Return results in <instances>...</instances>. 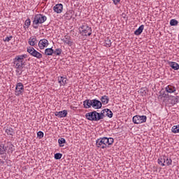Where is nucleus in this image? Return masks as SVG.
<instances>
[{
	"label": "nucleus",
	"instance_id": "obj_7",
	"mask_svg": "<svg viewBox=\"0 0 179 179\" xmlns=\"http://www.w3.org/2000/svg\"><path fill=\"white\" fill-rule=\"evenodd\" d=\"M97 111L94 110L85 114V118L89 121H99V117L97 116Z\"/></svg>",
	"mask_w": 179,
	"mask_h": 179
},
{
	"label": "nucleus",
	"instance_id": "obj_24",
	"mask_svg": "<svg viewBox=\"0 0 179 179\" xmlns=\"http://www.w3.org/2000/svg\"><path fill=\"white\" fill-rule=\"evenodd\" d=\"M101 101L102 104H108V102L110 101V99L106 95H104L101 96Z\"/></svg>",
	"mask_w": 179,
	"mask_h": 179
},
{
	"label": "nucleus",
	"instance_id": "obj_9",
	"mask_svg": "<svg viewBox=\"0 0 179 179\" xmlns=\"http://www.w3.org/2000/svg\"><path fill=\"white\" fill-rule=\"evenodd\" d=\"M103 107V103L101 101L97 99H92V108H95V110H100Z\"/></svg>",
	"mask_w": 179,
	"mask_h": 179
},
{
	"label": "nucleus",
	"instance_id": "obj_19",
	"mask_svg": "<svg viewBox=\"0 0 179 179\" xmlns=\"http://www.w3.org/2000/svg\"><path fill=\"white\" fill-rule=\"evenodd\" d=\"M145 29V25L142 24L135 31L134 34L135 36H141L142 34V32L143 31V29Z\"/></svg>",
	"mask_w": 179,
	"mask_h": 179
},
{
	"label": "nucleus",
	"instance_id": "obj_16",
	"mask_svg": "<svg viewBox=\"0 0 179 179\" xmlns=\"http://www.w3.org/2000/svg\"><path fill=\"white\" fill-rule=\"evenodd\" d=\"M62 9H64V6L62 3L56 4L53 7V10L56 12V13H61L62 12Z\"/></svg>",
	"mask_w": 179,
	"mask_h": 179
},
{
	"label": "nucleus",
	"instance_id": "obj_25",
	"mask_svg": "<svg viewBox=\"0 0 179 179\" xmlns=\"http://www.w3.org/2000/svg\"><path fill=\"white\" fill-rule=\"evenodd\" d=\"M52 54H54V49H52V48H46L45 50V55H52Z\"/></svg>",
	"mask_w": 179,
	"mask_h": 179
},
{
	"label": "nucleus",
	"instance_id": "obj_32",
	"mask_svg": "<svg viewBox=\"0 0 179 179\" xmlns=\"http://www.w3.org/2000/svg\"><path fill=\"white\" fill-rule=\"evenodd\" d=\"M105 45L106 47H110L111 45V40L110 38H107L105 40Z\"/></svg>",
	"mask_w": 179,
	"mask_h": 179
},
{
	"label": "nucleus",
	"instance_id": "obj_20",
	"mask_svg": "<svg viewBox=\"0 0 179 179\" xmlns=\"http://www.w3.org/2000/svg\"><path fill=\"white\" fill-rule=\"evenodd\" d=\"M6 149H8V153H13L15 151V146L10 142L7 143Z\"/></svg>",
	"mask_w": 179,
	"mask_h": 179
},
{
	"label": "nucleus",
	"instance_id": "obj_18",
	"mask_svg": "<svg viewBox=\"0 0 179 179\" xmlns=\"http://www.w3.org/2000/svg\"><path fill=\"white\" fill-rule=\"evenodd\" d=\"M58 82L60 86H65L68 82V79L65 77L61 76L58 78Z\"/></svg>",
	"mask_w": 179,
	"mask_h": 179
},
{
	"label": "nucleus",
	"instance_id": "obj_22",
	"mask_svg": "<svg viewBox=\"0 0 179 179\" xmlns=\"http://www.w3.org/2000/svg\"><path fill=\"white\" fill-rule=\"evenodd\" d=\"M166 92H167L168 93H174V92H176V87L172 86V85H168L166 88H165Z\"/></svg>",
	"mask_w": 179,
	"mask_h": 179
},
{
	"label": "nucleus",
	"instance_id": "obj_23",
	"mask_svg": "<svg viewBox=\"0 0 179 179\" xmlns=\"http://www.w3.org/2000/svg\"><path fill=\"white\" fill-rule=\"evenodd\" d=\"M6 146L5 144L0 143V155H5L6 153Z\"/></svg>",
	"mask_w": 179,
	"mask_h": 179
},
{
	"label": "nucleus",
	"instance_id": "obj_35",
	"mask_svg": "<svg viewBox=\"0 0 179 179\" xmlns=\"http://www.w3.org/2000/svg\"><path fill=\"white\" fill-rule=\"evenodd\" d=\"M37 136H38V138H39V139H41V138L44 137V133L43 131H40L37 133Z\"/></svg>",
	"mask_w": 179,
	"mask_h": 179
},
{
	"label": "nucleus",
	"instance_id": "obj_13",
	"mask_svg": "<svg viewBox=\"0 0 179 179\" xmlns=\"http://www.w3.org/2000/svg\"><path fill=\"white\" fill-rule=\"evenodd\" d=\"M55 115L56 117H58L59 118H64L65 117H66V115H68V110H64L59 112H55Z\"/></svg>",
	"mask_w": 179,
	"mask_h": 179
},
{
	"label": "nucleus",
	"instance_id": "obj_14",
	"mask_svg": "<svg viewBox=\"0 0 179 179\" xmlns=\"http://www.w3.org/2000/svg\"><path fill=\"white\" fill-rule=\"evenodd\" d=\"M103 143L104 145H106V148L107 146H110V145H113V143H114V138L103 137Z\"/></svg>",
	"mask_w": 179,
	"mask_h": 179
},
{
	"label": "nucleus",
	"instance_id": "obj_37",
	"mask_svg": "<svg viewBox=\"0 0 179 179\" xmlns=\"http://www.w3.org/2000/svg\"><path fill=\"white\" fill-rule=\"evenodd\" d=\"M30 23H31V21H30V19H27L25 21V26H27L29 27V26H30Z\"/></svg>",
	"mask_w": 179,
	"mask_h": 179
},
{
	"label": "nucleus",
	"instance_id": "obj_1",
	"mask_svg": "<svg viewBox=\"0 0 179 179\" xmlns=\"http://www.w3.org/2000/svg\"><path fill=\"white\" fill-rule=\"evenodd\" d=\"M27 57L26 55H22L16 56L14 59V66L16 69V73L17 75H22L23 72V69L25 66L24 58Z\"/></svg>",
	"mask_w": 179,
	"mask_h": 179
},
{
	"label": "nucleus",
	"instance_id": "obj_3",
	"mask_svg": "<svg viewBox=\"0 0 179 179\" xmlns=\"http://www.w3.org/2000/svg\"><path fill=\"white\" fill-rule=\"evenodd\" d=\"M79 31L82 36H92V27H89L87 24H84L80 27Z\"/></svg>",
	"mask_w": 179,
	"mask_h": 179
},
{
	"label": "nucleus",
	"instance_id": "obj_26",
	"mask_svg": "<svg viewBox=\"0 0 179 179\" xmlns=\"http://www.w3.org/2000/svg\"><path fill=\"white\" fill-rule=\"evenodd\" d=\"M36 41H37V38H30L29 39V45H31L32 47H34V45H36Z\"/></svg>",
	"mask_w": 179,
	"mask_h": 179
},
{
	"label": "nucleus",
	"instance_id": "obj_31",
	"mask_svg": "<svg viewBox=\"0 0 179 179\" xmlns=\"http://www.w3.org/2000/svg\"><path fill=\"white\" fill-rule=\"evenodd\" d=\"M172 132L173 134H178L179 133V129H178V125L173 126L172 127Z\"/></svg>",
	"mask_w": 179,
	"mask_h": 179
},
{
	"label": "nucleus",
	"instance_id": "obj_8",
	"mask_svg": "<svg viewBox=\"0 0 179 179\" xmlns=\"http://www.w3.org/2000/svg\"><path fill=\"white\" fill-rule=\"evenodd\" d=\"M23 92H24V86L22 83H17L15 87V94L16 96H20L23 94Z\"/></svg>",
	"mask_w": 179,
	"mask_h": 179
},
{
	"label": "nucleus",
	"instance_id": "obj_12",
	"mask_svg": "<svg viewBox=\"0 0 179 179\" xmlns=\"http://www.w3.org/2000/svg\"><path fill=\"white\" fill-rule=\"evenodd\" d=\"M96 145L98 148H101L102 149H105L106 145H104V137L97 139L96 141Z\"/></svg>",
	"mask_w": 179,
	"mask_h": 179
},
{
	"label": "nucleus",
	"instance_id": "obj_15",
	"mask_svg": "<svg viewBox=\"0 0 179 179\" xmlns=\"http://www.w3.org/2000/svg\"><path fill=\"white\" fill-rule=\"evenodd\" d=\"M84 108H90L93 107V100L86 99L83 101Z\"/></svg>",
	"mask_w": 179,
	"mask_h": 179
},
{
	"label": "nucleus",
	"instance_id": "obj_28",
	"mask_svg": "<svg viewBox=\"0 0 179 179\" xmlns=\"http://www.w3.org/2000/svg\"><path fill=\"white\" fill-rule=\"evenodd\" d=\"M58 143L60 148H64V143H66L65 138H62L58 140Z\"/></svg>",
	"mask_w": 179,
	"mask_h": 179
},
{
	"label": "nucleus",
	"instance_id": "obj_10",
	"mask_svg": "<svg viewBox=\"0 0 179 179\" xmlns=\"http://www.w3.org/2000/svg\"><path fill=\"white\" fill-rule=\"evenodd\" d=\"M48 40L43 38L39 41L38 47L40 50H44L45 47H48Z\"/></svg>",
	"mask_w": 179,
	"mask_h": 179
},
{
	"label": "nucleus",
	"instance_id": "obj_4",
	"mask_svg": "<svg viewBox=\"0 0 179 179\" xmlns=\"http://www.w3.org/2000/svg\"><path fill=\"white\" fill-rule=\"evenodd\" d=\"M171 163H173V160L169 159V157L166 156L161 157L158 159V164H160L162 166H171Z\"/></svg>",
	"mask_w": 179,
	"mask_h": 179
},
{
	"label": "nucleus",
	"instance_id": "obj_2",
	"mask_svg": "<svg viewBox=\"0 0 179 179\" xmlns=\"http://www.w3.org/2000/svg\"><path fill=\"white\" fill-rule=\"evenodd\" d=\"M47 20V17L45 15L41 14H37L34 17V20L33 21V27L34 29H38L39 24H43L44 22Z\"/></svg>",
	"mask_w": 179,
	"mask_h": 179
},
{
	"label": "nucleus",
	"instance_id": "obj_33",
	"mask_svg": "<svg viewBox=\"0 0 179 179\" xmlns=\"http://www.w3.org/2000/svg\"><path fill=\"white\" fill-rule=\"evenodd\" d=\"M106 114V117H108V118H113V111H111L110 109H108V111L105 112Z\"/></svg>",
	"mask_w": 179,
	"mask_h": 179
},
{
	"label": "nucleus",
	"instance_id": "obj_5",
	"mask_svg": "<svg viewBox=\"0 0 179 179\" xmlns=\"http://www.w3.org/2000/svg\"><path fill=\"white\" fill-rule=\"evenodd\" d=\"M27 52H29V54H30V55H32V57H34L35 58H37L38 59H41V58H43V55L38 52H37V50H36V49H34V48L29 46L27 48Z\"/></svg>",
	"mask_w": 179,
	"mask_h": 179
},
{
	"label": "nucleus",
	"instance_id": "obj_27",
	"mask_svg": "<svg viewBox=\"0 0 179 179\" xmlns=\"http://www.w3.org/2000/svg\"><path fill=\"white\" fill-rule=\"evenodd\" d=\"M6 133L7 135H11V136H13V134H15V130L13 128L9 127L8 129H6Z\"/></svg>",
	"mask_w": 179,
	"mask_h": 179
},
{
	"label": "nucleus",
	"instance_id": "obj_17",
	"mask_svg": "<svg viewBox=\"0 0 179 179\" xmlns=\"http://www.w3.org/2000/svg\"><path fill=\"white\" fill-rule=\"evenodd\" d=\"M106 111H108V108H105L101 111V113L97 112V116H98V121H100V120H103L104 117H106Z\"/></svg>",
	"mask_w": 179,
	"mask_h": 179
},
{
	"label": "nucleus",
	"instance_id": "obj_11",
	"mask_svg": "<svg viewBox=\"0 0 179 179\" xmlns=\"http://www.w3.org/2000/svg\"><path fill=\"white\" fill-rule=\"evenodd\" d=\"M62 41H63L64 44L69 45V47L72 46V44H73V41H72V39H71V36H65L62 38Z\"/></svg>",
	"mask_w": 179,
	"mask_h": 179
},
{
	"label": "nucleus",
	"instance_id": "obj_29",
	"mask_svg": "<svg viewBox=\"0 0 179 179\" xmlns=\"http://www.w3.org/2000/svg\"><path fill=\"white\" fill-rule=\"evenodd\" d=\"M53 54H55V55H61V54H62V49L57 48L55 50H53Z\"/></svg>",
	"mask_w": 179,
	"mask_h": 179
},
{
	"label": "nucleus",
	"instance_id": "obj_34",
	"mask_svg": "<svg viewBox=\"0 0 179 179\" xmlns=\"http://www.w3.org/2000/svg\"><path fill=\"white\" fill-rule=\"evenodd\" d=\"M62 154H61V153H56L55 155V160H59V159H62Z\"/></svg>",
	"mask_w": 179,
	"mask_h": 179
},
{
	"label": "nucleus",
	"instance_id": "obj_30",
	"mask_svg": "<svg viewBox=\"0 0 179 179\" xmlns=\"http://www.w3.org/2000/svg\"><path fill=\"white\" fill-rule=\"evenodd\" d=\"M178 24V21L176 19H172L170 21V25L171 26H177Z\"/></svg>",
	"mask_w": 179,
	"mask_h": 179
},
{
	"label": "nucleus",
	"instance_id": "obj_21",
	"mask_svg": "<svg viewBox=\"0 0 179 179\" xmlns=\"http://www.w3.org/2000/svg\"><path fill=\"white\" fill-rule=\"evenodd\" d=\"M169 65L172 69H174V71H178L179 70V65L178 63L175 62H171L169 63Z\"/></svg>",
	"mask_w": 179,
	"mask_h": 179
},
{
	"label": "nucleus",
	"instance_id": "obj_36",
	"mask_svg": "<svg viewBox=\"0 0 179 179\" xmlns=\"http://www.w3.org/2000/svg\"><path fill=\"white\" fill-rule=\"evenodd\" d=\"M13 38V36H6V38L3 40L4 41H6L7 43H9Z\"/></svg>",
	"mask_w": 179,
	"mask_h": 179
},
{
	"label": "nucleus",
	"instance_id": "obj_6",
	"mask_svg": "<svg viewBox=\"0 0 179 179\" xmlns=\"http://www.w3.org/2000/svg\"><path fill=\"white\" fill-rule=\"evenodd\" d=\"M146 120H148V117L146 115H135L133 117V122L134 124H143V122H146Z\"/></svg>",
	"mask_w": 179,
	"mask_h": 179
},
{
	"label": "nucleus",
	"instance_id": "obj_38",
	"mask_svg": "<svg viewBox=\"0 0 179 179\" xmlns=\"http://www.w3.org/2000/svg\"><path fill=\"white\" fill-rule=\"evenodd\" d=\"M120 0H113V3H115V5H117V3H118L120 2Z\"/></svg>",
	"mask_w": 179,
	"mask_h": 179
}]
</instances>
